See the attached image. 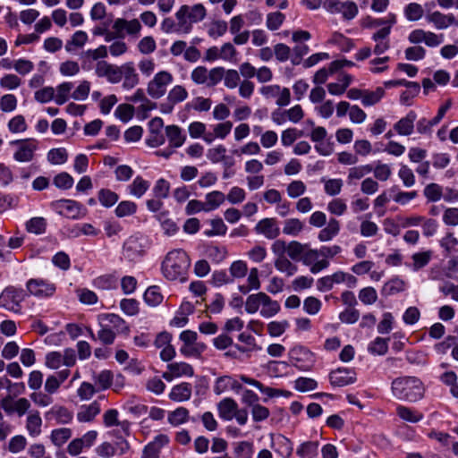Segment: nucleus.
Segmentation results:
<instances>
[{"label":"nucleus","mask_w":458,"mask_h":458,"mask_svg":"<svg viewBox=\"0 0 458 458\" xmlns=\"http://www.w3.org/2000/svg\"><path fill=\"white\" fill-rule=\"evenodd\" d=\"M191 259L182 250L169 251L162 262V274L171 281L185 282L188 277V271Z\"/></svg>","instance_id":"f257e3e1"},{"label":"nucleus","mask_w":458,"mask_h":458,"mask_svg":"<svg viewBox=\"0 0 458 458\" xmlns=\"http://www.w3.org/2000/svg\"><path fill=\"white\" fill-rule=\"evenodd\" d=\"M392 393L401 401L416 402L423 397V383L416 377H403L392 382Z\"/></svg>","instance_id":"f03ea898"},{"label":"nucleus","mask_w":458,"mask_h":458,"mask_svg":"<svg viewBox=\"0 0 458 458\" xmlns=\"http://www.w3.org/2000/svg\"><path fill=\"white\" fill-rule=\"evenodd\" d=\"M244 310L248 314H255L258 311L264 318L276 316L281 310L277 301L272 300L267 293L259 292L247 297Z\"/></svg>","instance_id":"7ed1b4c3"},{"label":"nucleus","mask_w":458,"mask_h":458,"mask_svg":"<svg viewBox=\"0 0 458 458\" xmlns=\"http://www.w3.org/2000/svg\"><path fill=\"white\" fill-rule=\"evenodd\" d=\"M206 8L201 4H196L192 6L182 5L176 12L178 32L189 33L192 23L201 21L206 17Z\"/></svg>","instance_id":"20e7f679"},{"label":"nucleus","mask_w":458,"mask_h":458,"mask_svg":"<svg viewBox=\"0 0 458 458\" xmlns=\"http://www.w3.org/2000/svg\"><path fill=\"white\" fill-rule=\"evenodd\" d=\"M26 293L21 288L7 286L0 293V308L13 313H21V302L25 300Z\"/></svg>","instance_id":"39448f33"},{"label":"nucleus","mask_w":458,"mask_h":458,"mask_svg":"<svg viewBox=\"0 0 458 458\" xmlns=\"http://www.w3.org/2000/svg\"><path fill=\"white\" fill-rule=\"evenodd\" d=\"M148 248V242L146 237L132 235L124 242L123 255L128 261L135 262L145 255Z\"/></svg>","instance_id":"423d86ee"},{"label":"nucleus","mask_w":458,"mask_h":458,"mask_svg":"<svg viewBox=\"0 0 458 458\" xmlns=\"http://www.w3.org/2000/svg\"><path fill=\"white\" fill-rule=\"evenodd\" d=\"M323 7L330 13H341L346 21L354 19L359 13L357 4L352 0H325Z\"/></svg>","instance_id":"0eeeda50"},{"label":"nucleus","mask_w":458,"mask_h":458,"mask_svg":"<svg viewBox=\"0 0 458 458\" xmlns=\"http://www.w3.org/2000/svg\"><path fill=\"white\" fill-rule=\"evenodd\" d=\"M173 81L174 77L171 72L160 71L148 81L147 92L152 98L158 99L166 93L167 87Z\"/></svg>","instance_id":"6e6552de"},{"label":"nucleus","mask_w":458,"mask_h":458,"mask_svg":"<svg viewBox=\"0 0 458 458\" xmlns=\"http://www.w3.org/2000/svg\"><path fill=\"white\" fill-rule=\"evenodd\" d=\"M122 81L123 89L126 90H130L139 84L140 77L132 62L124 63L120 66L117 65L114 84Z\"/></svg>","instance_id":"1a4fd4ad"},{"label":"nucleus","mask_w":458,"mask_h":458,"mask_svg":"<svg viewBox=\"0 0 458 458\" xmlns=\"http://www.w3.org/2000/svg\"><path fill=\"white\" fill-rule=\"evenodd\" d=\"M28 293L38 298H49L56 291L55 284L43 278H31L26 283Z\"/></svg>","instance_id":"9d476101"},{"label":"nucleus","mask_w":458,"mask_h":458,"mask_svg":"<svg viewBox=\"0 0 458 458\" xmlns=\"http://www.w3.org/2000/svg\"><path fill=\"white\" fill-rule=\"evenodd\" d=\"M11 145L17 146L13 158L20 163L30 162L34 158L35 151L38 148L37 141L32 139L13 140Z\"/></svg>","instance_id":"9b49d317"},{"label":"nucleus","mask_w":458,"mask_h":458,"mask_svg":"<svg viewBox=\"0 0 458 458\" xmlns=\"http://www.w3.org/2000/svg\"><path fill=\"white\" fill-rule=\"evenodd\" d=\"M220 70L216 67L208 70L205 66H198L191 73V79L197 85H206L208 88L218 84Z\"/></svg>","instance_id":"f8f14e48"},{"label":"nucleus","mask_w":458,"mask_h":458,"mask_svg":"<svg viewBox=\"0 0 458 458\" xmlns=\"http://www.w3.org/2000/svg\"><path fill=\"white\" fill-rule=\"evenodd\" d=\"M0 406L8 415L16 414L18 417H22L30 411L31 403L25 397L13 400L11 395H7L1 400Z\"/></svg>","instance_id":"ddd939ff"},{"label":"nucleus","mask_w":458,"mask_h":458,"mask_svg":"<svg viewBox=\"0 0 458 458\" xmlns=\"http://www.w3.org/2000/svg\"><path fill=\"white\" fill-rule=\"evenodd\" d=\"M320 257L319 250L311 249L310 244L307 245L303 255L301 259L302 263L306 266H310V272L317 274L329 266V261L327 259H318Z\"/></svg>","instance_id":"4468645a"},{"label":"nucleus","mask_w":458,"mask_h":458,"mask_svg":"<svg viewBox=\"0 0 458 458\" xmlns=\"http://www.w3.org/2000/svg\"><path fill=\"white\" fill-rule=\"evenodd\" d=\"M114 30L120 38H124V31L127 35L138 38L141 30V24L139 20H125L123 18H117L113 24Z\"/></svg>","instance_id":"2eb2a0df"},{"label":"nucleus","mask_w":458,"mask_h":458,"mask_svg":"<svg viewBox=\"0 0 458 458\" xmlns=\"http://www.w3.org/2000/svg\"><path fill=\"white\" fill-rule=\"evenodd\" d=\"M194 374L191 365L186 362H173L167 365V370L162 375L163 378L170 382L175 377H192Z\"/></svg>","instance_id":"dca6fc26"},{"label":"nucleus","mask_w":458,"mask_h":458,"mask_svg":"<svg viewBox=\"0 0 458 458\" xmlns=\"http://www.w3.org/2000/svg\"><path fill=\"white\" fill-rule=\"evenodd\" d=\"M118 411L115 409H109L103 414V423L106 428L118 426L123 432L124 437L131 435V422L128 420L119 421Z\"/></svg>","instance_id":"f3484780"},{"label":"nucleus","mask_w":458,"mask_h":458,"mask_svg":"<svg viewBox=\"0 0 458 458\" xmlns=\"http://www.w3.org/2000/svg\"><path fill=\"white\" fill-rule=\"evenodd\" d=\"M258 234H262L266 238L273 240L280 234V229L275 218H263L255 226Z\"/></svg>","instance_id":"a211bd4d"},{"label":"nucleus","mask_w":458,"mask_h":458,"mask_svg":"<svg viewBox=\"0 0 458 458\" xmlns=\"http://www.w3.org/2000/svg\"><path fill=\"white\" fill-rule=\"evenodd\" d=\"M59 213L68 218L77 219L81 216L82 206L72 199H60L56 203Z\"/></svg>","instance_id":"6ab92c4d"},{"label":"nucleus","mask_w":458,"mask_h":458,"mask_svg":"<svg viewBox=\"0 0 458 458\" xmlns=\"http://www.w3.org/2000/svg\"><path fill=\"white\" fill-rule=\"evenodd\" d=\"M99 321H102L109 328H112L115 334H128L129 327L126 322L116 314H102L99 316Z\"/></svg>","instance_id":"aec40b11"},{"label":"nucleus","mask_w":458,"mask_h":458,"mask_svg":"<svg viewBox=\"0 0 458 458\" xmlns=\"http://www.w3.org/2000/svg\"><path fill=\"white\" fill-rule=\"evenodd\" d=\"M389 29H378L372 34L371 38L375 41L373 52L375 55H382L390 47Z\"/></svg>","instance_id":"412c9836"},{"label":"nucleus","mask_w":458,"mask_h":458,"mask_svg":"<svg viewBox=\"0 0 458 458\" xmlns=\"http://www.w3.org/2000/svg\"><path fill=\"white\" fill-rule=\"evenodd\" d=\"M416 119L417 114L411 110L404 117L394 123V129L399 135L409 136L413 132Z\"/></svg>","instance_id":"4be33fe9"},{"label":"nucleus","mask_w":458,"mask_h":458,"mask_svg":"<svg viewBox=\"0 0 458 458\" xmlns=\"http://www.w3.org/2000/svg\"><path fill=\"white\" fill-rule=\"evenodd\" d=\"M165 136L168 139L169 146L174 148H180L186 140V135L178 125H167L165 127Z\"/></svg>","instance_id":"5701e85b"},{"label":"nucleus","mask_w":458,"mask_h":458,"mask_svg":"<svg viewBox=\"0 0 458 458\" xmlns=\"http://www.w3.org/2000/svg\"><path fill=\"white\" fill-rule=\"evenodd\" d=\"M427 21L432 23L437 30H445L450 25L455 23V17L452 13L444 14L436 11L427 16Z\"/></svg>","instance_id":"b1692460"},{"label":"nucleus","mask_w":458,"mask_h":458,"mask_svg":"<svg viewBox=\"0 0 458 458\" xmlns=\"http://www.w3.org/2000/svg\"><path fill=\"white\" fill-rule=\"evenodd\" d=\"M217 70H220L218 83L224 80V85L228 89H233L238 87L241 82V76L238 71L234 69L225 70L224 67H216Z\"/></svg>","instance_id":"393cba45"},{"label":"nucleus","mask_w":458,"mask_h":458,"mask_svg":"<svg viewBox=\"0 0 458 458\" xmlns=\"http://www.w3.org/2000/svg\"><path fill=\"white\" fill-rule=\"evenodd\" d=\"M191 385L190 383H181L173 386L171 392L169 393V398L174 402H185L190 400L191 396Z\"/></svg>","instance_id":"a878e982"},{"label":"nucleus","mask_w":458,"mask_h":458,"mask_svg":"<svg viewBox=\"0 0 458 458\" xmlns=\"http://www.w3.org/2000/svg\"><path fill=\"white\" fill-rule=\"evenodd\" d=\"M352 373L346 369H338L330 373V383L334 386L342 387L355 381V377L351 375Z\"/></svg>","instance_id":"bb28decb"},{"label":"nucleus","mask_w":458,"mask_h":458,"mask_svg":"<svg viewBox=\"0 0 458 458\" xmlns=\"http://www.w3.org/2000/svg\"><path fill=\"white\" fill-rule=\"evenodd\" d=\"M42 423L38 411H30L26 419V429L30 436L38 437L41 433Z\"/></svg>","instance_id":"cd10ccee"},{"label":"nucleus","mask_w":458,"mask_h":458,"mask_svg":"<svg viewBox=\"0 0 458 458\" xmlns=\"http://www.w3.org/2000/svg\"><path fill=\"white\" fill-rule=\"evenodd\" d=\"M117 65L107 63L106 61H98L96 64L95 73L99 78H106V80L114 84L115 80Z\"/></svg>","instance_id":"c85d7f7f"},{"label":"nucleus","mask_w":458,"mask_h":458,"mask_svg":"<svg viewBox=\"0 0 458 458\" xmlns=\"http://www.w3.org/2000/svg\"><path fill=\"white\" fill-rule=\"evenodd\" d=\"M100 410L98 401H94L89 405H83L77 413V420L80 422H90L100 412Z\"/></svg>","instance_id":"c756f323"},{"label":"nucleus","mask_w":458,"mask_h":458,"mask_svg":"<svg viewBox=\"0 0 458 458\" xmlns=\"http://www.w3.org/2000/svg\"><path fill=\"white\" fill-rule=\"evenodd\" d=\"M340 232V223L335 218H330L327 226L319 231L318 234V241L322 242H329L334 239Z\"/></svg>","instance_id":"7c9ffc66"},{"label":"nucleus","mask_w":458,"mask_h":458,"mask_svg":"<svg viewBox=\"0 0 458 458\" xmlns=\"http://www.w3.org/2000/svg\"><path fill=\"white\" fill-rule=\"evenodd\" d=\"M217 409L219 412V416L225 420H231L236 410L238 409V405L236 402L232 398H225L219 402L217 404Z\"/></svg>","instance_id":"2f4dec72"},{"label":"nucleus","mask_w":458,"mask_h":458,"mask_svg":"<svg viewBox=\"0 0 458 458\" xmlns=\"http://www.w3.org/2000/svg\"><path fill=\"white\" fill-rule=\"evenodd\" d=\"M150 183L141 176H136L132 182L128 185L129 193L136 199H140L148 190Z\"/></svg>","instance_id":"473e14b6"},{"label":"nucleus","mask_w":458,"mask_h":458,"mask_svg":"<svg viewBox=\"0 0 458 458\" xmlns=\"http://www.w3.org/2000/svg\"><path fill=\"white\" fill-rule=\"evenodd\" d=\"M240 388L241 385L234 378L229 376H223L216 379L214 386V392L216 394H221L229 389L238 390Z\"/></svg>","instance_id":"72a5a7b5"},{"label":"nucleus","mask_w":458,"mask_h":458,"mask_svg":"<svg viewBox=\"0 0 458 458\" xmlns=\"http://www.w3.org/2000/svg\"><path fill=\"white\" fill-rule=\"evenodd\" d=\"M225 200V195L219 191H213L205 196L206 212L218 208Z\"/></svg>","instance_id":"f704fd0d"},{"label":"nucleus","mask_w":458,"mask_h":458,"mask_svg":"<svg viewBox=\"0 0 458 458\" xmlns=\"http://www.w3.org/2000/svg\"><path fill=\"white\" fill-rule=\"evenodd\" d=\"M396 413L402 420L411 423L419 422L423 419L421 412L403 405L397 406Z\"/></svg>","instance_id":"c9c22d12"},{"label":"nucleus","mask_w":458,"mask_h":458,"mask_svg":"<svg viewBox=\"0 0 458 458\" xmlns=\"http://www.w3.org/2000/svg\"><path fill=\"white\" fill-rule=\"evenodd\" d=\"M431 259V250L416 252L411 256L412 263L411 265V267L412 268L413 271H419L420 269L425 267L430 262Z\"/></svg>","instance_id":"e433bc0d"},{"label":"nucleus","mask_w":458,"mask_h":458,"mask_svg":"<svg viewBox=\"0 0 458 458\" xmlns=\"http://www.w3.org/2000/svg\"><path fill=\"white\" fill-rule=\"evenodd\" d=\"M318 442L307 441L299 445L296 450L297 455L301 458H314L318 455Z\"/></svg>","instance_id":"4c0bfd02"},{"label":"nucleus","mask_w":458,"mask_h":458,"mask_svg":"<svg viewBox=\"0 0 458 458\" xmlns=\"http://www.w3.org/2000/svg\"><path fill=\"white\" fill-rule=\"evenodd\" d=\"M405 290V283L403 280L395 277L386 283L382 288V294L390 296Z\"/></svg>","instance_id":"58836bf2"},{"label":"nucleus","mask_w":458,"mask_h":458,"mask_svg":"<svg viewBox=\"0 0 458 458\" xmlns=\"http://www.w3.org/2000/svg\"><path fill=\"white\" fill-rule=\"evenodd\" d=\"M304 228V223L298 218L284 220L283 233L286 235L297 236Z\"/></svg>","instance_id":"ea45409f"},{"label":"nucleus","mask_w":458,"mask_h":458,"mask_svg":"<svg viewBox=\"0 0 458 458\" xmlns=\"http://www.w3.org/2000/svg\"><path fill=\"white\" fill-rule=\"evenodd\" d=\"M385 95V89L381 87L377 88L375 90L370 91L364 89L362 98V105L364 106H374L378 103Z\"/></svg>","instance_id":"a19ab883"},{"label":"nucleus","mask_w":458,"mask_h":458,"mask_svg":"<svg viewBox=\"0 0 458 458\" xmlns=\"http://www.w3.org/2000/svg\"><path fill=\"white\" fill-rule=\"evenodd\" d=\"M88 40V35L83 30H77L65 44V50L72 52L74 47H82Z\"/></svg>","instance_id":"79ce46f5"},{"label":"nucleus","mask_w":458,"mask_h":458,"mask_svg":"<svg viewBox=\"0 0 458 458\" xmlns=\"http://www.w3.org/2000/svg\"><path fill=\"white\" fill-rule=\"evenodd\" d=\"M73 84L72 82H63L56 87L55 101L57 105H64L69 98Z\"/></svg>","instance_id":"37998d69"},{"label":"nucleus","mask_w":458,"mask_h":458,"mask_svg":"<svg viewBox=\"0 0 458 458\" xmlns=\"http://www.w3.org/2000/svg\"><path fill=\"white\" fill-rule=\"evenodd\" d=\"M405 87L407 89L401 94L400 101L403 105L410 106L411 100L419 94L420 86L418 82L409 81Z\"/></svg>","instance_id":"c03bdc74"},{"label":"nucleus","mask_w":458,"mask_h":458,"mask_svg":"<svg viewBox=\"0 0 458 458\" xmlns=\"http://www.w3.org/2000/svg\"><path fill=\"white\" fill-rule=\"evenodd\" d=\"M47 221L45 218L37 216L32 217L26 223V230L35 234H42L46 232Z\"/></svg>","instance_id":"a18cd8bd"},{"label":"nucleus","mask_w":458,"mask_h":458,"mask_svg":"<svg viewBox=\"0 0 458 458\" xmlns=\"http://www.w3.org/2000/svg\"><path fill=\"white\" fill-rule=\"evenodd\" d=\"M189 411L184 407H179L169 412L168 422L173 426H179L188 420Z\"/></svg>","instance_id":"49530a36"},{"label":"nucleus","mask_w":458,"mask_h":458,"mask_svg":"<svg viewBox=\"0 0 458 458\" xmlns=\"http://www.w3.org/2000/svg\"><path fill=\"white\" fill-rule=\"evenodd\" d=\"M144 300L150 306L159 305L163 301L159 287L156 285L148 287L144 293Z\"/></svg>","instance_id":"de8ad7c7"},{"label":"nucleus","mask_w":458,"mask_h":458,"mask_svg":"<svg viewBox=\"0 0 458 458\" xmlns=\"http://www.w3.org/2000/svg\"><path fill=\"white\" fill-rule=\"evenodd\" d=\"M72 437V430L67 428L54 429L51 433V440L56 446H62Z\"/></svg>","instance_id":"09e8293b"},{"label":"nucleus","mask_w":458,"mask_h":458,"mask_svg":"<svg viewBox=\"0 0 458 458\" xmlns=\"http://www.w3.org/2000/svg\"><path fill=\"white\" fill-rule=\"evenodd\" d=\"M439 245L444 249L445 256L453 252L458 245V239L452 232H447L444 237L439 240Z\"/></svg>","instance_id":"8fccbe9b"},{"label":"nucleus","mask_w":458,"mask_h":458,"mask_svg":"<svg viewBox=\"0 0 458 458\" xmlns=\"http://www.w3.org/2000/svg\"><path fill=\"white\" fill-rule=\"evenodd\" d=\"M276 268L286 276H293L297 272V266L293 264L287 258L280 257L275 261Z\"/></svg>","instance_id":"3c124183"},{"label":"nucleus","mask_w":458,"mask_h":458,"mask_svg":"<svg viewBox=\"0 0 458 458\" xmlns=\"http://www.w3.org/2000/svg\"><path fill=\"white\" fill-rule=\"evenodd\" d=\"M389 338L377 337L368 347L370 353L375 355H384L388 350Z\"/></svg>","instance_id":"603ef678"},{"label":"nucleus","mask_w":458,"mask_h":458,"mask_svg":"<svg viewBox=\"0 0 458 458\" xmlns=\"http://www.w3.org/2000/svg\"><path fill=\"white\" fill-rule=\"evenodd\" d=\"M424 13L422 6L418 3H410L404 8V15L410 21H419Z\"/></svg>","instance_id":"864d4df0"},{"label":"nucleus","mask_w":458,"mask_h":458,"mask_svg":"<svg viewBox=\"0 0 458 458\" xmlns=\"http://www.w3.org/2000/svg\"><path fill=\"white\" fill-rule=\"evenodd\" d=\"M51 411L54 414L56 421L60 424H68L73 419L72 411L64 406H55Z\"/></svg>","instance_id":"5fc2aeb1"},{"label":"nucleus","mask_w":458,"mask_h":458,"mask_svg":"<svg viewBox=\"0 0 458 458\" xmlns=\"http://www.w3.org/2000/svg\"><path fill=\"white\" fill-rule=\"evenodd\" d=\"M188 98V92L183 86L176 85L168 93L167 100L172 105L182 102Z\"/></svg>","instance_id":"6e6d98bb"},{"label":"nucleus","mask_w":458,"mask_h":458,"mask_svg":"<svg viewBox=\"0 0 458 458\" xmlns=\"http://www.w3.org/2000/svg\"><path fill=\"white\" fill-rule=\"evenodd\" d=\"M373 170L370 165L353 166L349 169L347 180L351 183L353 180H360Z\"/></svg>","instance_id":"4d7b16f0"},{"label":"nucleus","mask_w":458,"mask_h":458,"mask_svg":"<svg viewBox=\"0 0 458 458\" xmlns=\"http://www.w3.org/2000/svg\"><path fill=\"white\" fill-rule=\"evenodd\" d=\"M21 85V80L16 74H4L0 79V87L7 90H14Z\"/></svg>","instance_id":"13d9d810"},{"label":"nucleus","mask_w":458,"mask_h":458,"mask_svg":"<svg viewBox=\"0 0 458 458\" xmlns=\"http://www.w3.org/2000/svg\"><path fill=\"white\" fill-rule=\"evenodd\" d=\"M308 243L292 241L288 243L287 254L293 260H301Z\"/></svg>","instance_id":"bf43d9fd"},{"label":"nucleus","mask_w":458,"mask_h":458,"mask_svg":"<svg viewBox=\"0 0 458 458\" xmlns=\"http://www.w3.org/2000/svg\"><path fill=\"white\" fill-rule=\"evenodd\" d=\"M7 127L13 133H21L27 130L28 125L24 116L21 114H17L8 122Z\"/></svg>","instance_id":"052dcab7"},{"label":"nucleus","mask_w":458,"mask_h":458,"mask_svg":"<svg viewBox=\"0 0 458 458\" xmlns=\"http://www.w3.org/2000/svg\"><path fill=\"white\" fill-rule=\"evenodd\" d=\"M324 182V191L329 196L338 195L343 188V181L341 179H322Z\"/></svg>","instance_id":"680f3d73"},{"label":"nucleus","mask_w":458,"mask_h":458,"mask_svg":"<svg viewBox=\"0 0 458 458\" xmlns=\"http://www.w3.org/2000/svg\"><path fill=\"white\" fill-rule=\"evenodd\" d=\"M118 199V195L109 189H102L98 191V200L106 208L114 206Z\"/></svg>","instance_id":"e2e57ef3"},{"label":"nucleus","mask_w":458,"mask_h":458,"mask_svg":"<svg viewBox=\"0 0 458 458\" xmlns=\"http://www.w3.org/2000/svg\"><path fill=\"white\" fill-rule=\"evenodd\" d=\"M68 154L64 148H52L47 153V160L53 165H62L67 161Z\"/></svg>","instance_id":"0e129e2a"},{"label":"nucleus","mask_w":458,"mask_h":458,"mask_svg":"<svg viewBox=\"0 0 458 458\" xmlns=\"http://www.w3.org/2000/svg\"><path fill=\"white\" fill-rule=\"evenodd\" d=\"M423 192L427 199L431 202L438 201L443 196L442 187L434 182L428 184Z\"/></svg>","instance_id":"69168bd1"},{"label":"nucleus","mask_w":458,"mask_h":458,"mask_svg":"<svg viewBox=\"0 0 458 458\" xmlns=\"http://www.w3.org/2000/svg\"><path fill=\"white\" fill-rule=\"evenodd\" d=\"M133 114L134 107L129 104L119 105L114 111V115L123 123L129 122L133 117Z\"/></svg>","instance_id":"338daca9"},{"label":"nucleus","mask_w":458,"mask_h":458,"mask_svg":"<svg viewBox=\"0 0 458 458\" xmlns=\"http://www.w3.org/2000/svg\"><path fill=\"white\" fill-rule=\"evenodd\" d=\"M226 148L223 145H217L211 148L207 152L208 159L213 164H217L225 159Z\"/></svg>","instance_id":"774afa93"}]
</instances>
